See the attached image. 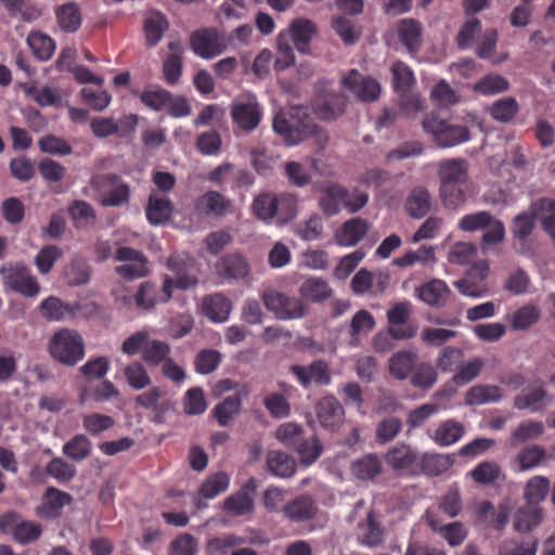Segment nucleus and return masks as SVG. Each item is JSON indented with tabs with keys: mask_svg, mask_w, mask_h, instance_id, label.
<instances>
[{
	"mask_svg": "<svg viewBox=\"0 0 555 555\" xmlns=\"http://www.w3.org/2000/svg\"><path fill=\"white\" fill-rule=\"evenodd\" d=\"M94 255L96 262H104L111 257L115 261L124 262L115 267V273L128 281L146 276L150 273L149 259L140 250L128 246L118 247L113 253V245L107 240H99L94 244Z\"/></svg>",
	"mask_w": 555,
	"mask_h": 555,
	"instance_id": "1",
	"label": "nucleus"
},
{
	"mask_svg": "<svg viewBox=\"0 0 555 555\" xmlns=\"http://www.w3.org/2000/svg\"><path fill=\"white\" fill-rule=\"evenodd\" d=\"M272 127L287 145L299 144L318 131V125L307 106H292L281 109L274 116Z\"/></svg>",
	"mask_w": 555,
	"mask_h": 555,
	"instance_id": "2",
	"label": "nucleus"
},
{
	"mask_svg": "<svg viewBox=\"0 0 555 555\" xmlns=\"http://www.w3.org/2000/svg\"><path fill=\"white\" fill-rule=\"evenodd\" d=\"M422 126L433 141L440 147H452L470 140V131L467 126L452 124L441 118L437 113L427 114Z\"/></svg>",
	"mask_w": 555,
	"mask_h": 555,
	"instance_id": "3",
	"label": "nucleus"
},
{
	"mask_svg": "<svg viewBox=\"0 0 555 555\" xmlns=\"http://www.w3.org/2000/svg\"><path fill=\"white\" fill-rule=\"evenodd\" d=\"M167 268L175 274V278L165 276L160 301H169L173 288L189 289L198 284L197 269L193 259L170 256L167 260Z\"/></svg>",
	"mask_w": 555,
	"mask_h": 555,
	"instance_id": "4",
	"label": "nucleus"
},
{
	"mask_svg": "<svg viewBox=\"0 0 555 555\" xmlns=\"http://www.w3.org/2000/svg\"><path fill=\"white\" fill-rule=\"evenodd\" d=\"M49 350L60 363L75 365L85 356V344L78 332L63 328L52 336Z\"/></svg>",
	"mask_w": 555,
	"mask_h": 555,
	"instance_id": "5",
	"label": "nucleus"
},
{
	"mask_svg": "<svg viewBox=\"0 0 555 555\" xmlns=\"http://www.w3.org/2000/svg\"><path fill=\"white\" fill-rule=\"evenodd\" d=\"M0 275L4 286L24 297H36L40 293V284L30 269L22 262H7L0 267Z\"/></svg>",
	"mask_w": 555,
	"mask_h": 555,
	"instance_id": "6",
	"label": "nucleus"
},
{
	"mask_svg": "<svg viewBox=\"0 0 555 555\" xmlns=\"http://www.w3.org/2000/svg\"><path fill=\"white\" fill-rule=\"evenodd\" d=\"M0 531L11 534L17 543L25 545L40 538L42 527L39 522L25 520L20 513L10 511L0 516Z\"/></svg>",
	"mask_w": 555,
	"mask_h": 555,
	"instance_id": "7",
	"label": "nucleus"
},
{
	"mask_svg": "<svg viewBox=\"0 0 555 555\" xmlns=\"http://www.w3.org/2000/svg\"><path fill=\"white\" fill-rule=\"evenodd\" d=\"M261 299L266 308L280 320L299 319L307 313V306L301 299L272 288L266 289Z\"/></svg>",
	"mask_w": 555,
	"mask_h": 555,
	"instance_id": "8",
	"label": "nucleus"
},
{
	"mask_svg": "<svg viewBox=\"0 0 555 555\" xmlns=\"http://www.w3.org/2000/svg\"><path fill=\"white\" fill-rule=\"evenodd\" d=\"M191 50L197 56L209 60L225 51L228 42L225 37L216 28H201L190 36Z\"/></svg>",
	"mask_w": 555,
	"mask_h": 555,
	"instance_id": "9",
	"label": "nucleus"
},
{
	"mask_svg": "<svg viewBox=\"0 0 555 555\" xmlns=\"http://www.w3.org/2000/svg\"><path fill=\"white\" fill-rule=\"evenodd\" d=\"M137 406L151 411V421L164 424L166 416L173 410L175 403L167 397V392L159 386H153L134 399Z\"/></svg>",
	"mask_w": 555,
	"mask_h": 555,
	"instance_id": "10",
	"label": "nucleus"
},
{
	"mask_svg": "<svg viewBox=\"0 0 555 555\" xmlns=\"http://www.w3.org/2000/svg\"><path fill=\"white\" fill-rule=\"evenodd\" d=\"M554 396L547 391L543 380L537 379L515 396L514 408L529 410L532 413H543L553 402Z\"/></svg>",
	"mask_w": 555,
	"mask_h": 555,
	"instance_id": "11",
	"label": "nucleus"
},
{
	"mask_svg": "<svg viewBox=\"0 0 555 555\" xmlns=\"http://www.w3.org/2000/svg\"><path fill=\"white\" fill-rule=\"evenodd\" d=\"M421 454L406 443H398L387 451V464L400 474L418 476Z\"/></svg>",
	"mask_w": 555,
	"mask_h": 555,
	"instance_id": "12",
	"label": "nucleus"
},
{
	"mask_svg": "<svg viewBox=\"0 0 555 555\" xmlns=\"http://www.w3.org/2000/svg\"><path fill=\"white\" fill-rule=\"evenodd\" d=\"M231 117L240 129L250 132L260 124L262 112L256 98L248 95L245 99L236 100L232 104Z\"/></svg>",
	"mask_w": 555,
	"mask_h": 555,
	"instance_id": "13",
	"label": "nucleus"
},
{
	"mask_svg": "<svg viewBox=\"0 0 555 555\" xmlns=\"http://www.w3.org/2000/svg\"><path fill=\"white\" fill-rule=\"evenodd\" d=\"M388 333L393 339H409L415 336L416 328L408 325L411 315L410 302H397L387 310Z\"/></svg>",
	"mask_w": 555,
	"mask_h": 555,
	"instance_id": "14",
	"label": "nucleus"
},
{
	"mask_svg": "<svg viewBox=\"0 0 555 555\" xmlns=\"http://www.w3.org/2000/svg\"><path fill=\"white\" fill-rule=\"evenodd\" d=\"M289 371L304 388L312 383L319 386H328L332 383L330 366L324 360H315L309 365L295 364Z\"/></svg>",
	"mask_w": 555,
	"mask_h": 555,
	"instance_id": "15",
	"label": "nucleus"
},
{
	"mask_svg": "<svg viewBox=\"0 0 555 555\" xmlns=\"http://www.w3.org/2000/svg\"><path fill=\"white\" fill-rule=\"evenodd\" d=\"M343 85L363 102L376 101L380 94L379 83L374 78L360 74L357 69L349 70L343 78Z\"/></svg>",
	"mask_w": 555,
	"mask_h": 555,
	"instance_id": "16",
	"label": "nucleus"
},
{
	"mask_svg": "<svg viewBox=\"0 0 555 555\" xmlns=\"http://www.w3.org/2000/svg\"><path fill=\"white\" fill-rule=\"evenodd\" d=\"M315 414L320 425L330 431H336L344 423L345 410L332 395L321 398L315 404Z\"/></svg>",
	"mask_w": 555,
	"mask_h": 555,
	"instance_id": "17",
	"label": "nucleus"
},
{
	"mask_svg": "<svg viewBox=\"0 0 555 555\" xmlns=\"http://www.w3.org/2000/svg\"><path fill=\"white\" fill-rule=\"evenodd\" d=\"M348 189L335 182H330L322 188L319 197V207L328 217L336 216L345 208Z\"/></svg>",
	"mask_w": 555,
	"mask_h": 555,
	"instance_id": "18",
	"label": "nucleus"
},
{
	"mask_svg": "<svg viewBox=\"0 0 555 555\" xmlns=\"http://www.w3.org/2000/svg\"><path fill=\"white\" fill-rule=\"evenodd\" d=\"M217 274L227 280H240L248 275L250 267L246 258L238 253L222 256L216 262Z\"/></svg>",
	"mask_w": 555,
	"mask_h": 555,
	"instance_id": "19",
	"label": "nucleus"
},
{
	"mask_svg": "<svg viewBox=\"0 0 555 555\" xmlns=\"http://www.w3.org/2000/svg\"><path fill=\"white\" fill-rule=\"evenodd\" d=\"M282 513L292 522H306L315 517L318 505L311 496L302 494L286 503Z\"/></svg>",
	"mask_w": 555,
	"mask_h": 555,
	"instance_id": "20",
	"label": "nucleus"
},
{
	"mask_svg": "<svg viewBox=\"0 0 555 555\" xmlns=\"http://www.w3.org/2000/svg\"><path fill=\"white\" fill-rule=\"evenodd\" d=\"M418 298L430 307L446 306L451 295L447 283L439 279L430 280L416 289Z\"/></svg>",
	"mask_w": 555,
	"mask_h": 555,
	"instance_id": "21",
	"label": "nucleus"
},
{
	"mask_svg": "<svg viewBox=\"0 0 555 555\" xmlns=\"http://www.w3.org/2000/svg\"><path fill=\"white\" fill-rule=\"evenodd\" d=\"M232 310L231 300L221 293L207 295L203 298V314L211 322L221 323L229 319Z\"/></svg>",
	"mask_w": 555,
	"mask_h": 555,
	"instance_id": "22",
	"label": "nucleus"
},
{
	"mask_svg": "<svg viewBox=\"0 0 555 555\" xmlns=\"http://www.w3.org/2000/svg\"><path fill=\"white\" fill-rule=\"evenodd\" d=\"M288 31L298 52L308 54L310 42L318 31L315 24L307 18H296L291 23Z\"/></svg>",
	"mask_w": 555,
	"mask_h": 555,
	"instance_id": "23",
	"label": "nucleus"
},
{
	"mask_svg": "<svg viewBox=\"0 0 555 555\" xmlns=\"http://www.w3.org/2000/svg\"><path fill=\"white\" fill-rule=\"evenodd\" d=\"M70 503V494L50 487L46 491L42 504L37 508V514L42 518H56L61 515L62 509Z\"/></svg>",
	"mask_w": 555,
	"mask_h": 555,
	"instance_id": "24",
	"label": "nucleus"
},
{
	"mask_svg": "<svg viewBox=\"0 0 555 555\" xmlns=\"http://www.w3.org/2000/svg\"><path fill=\"white\" fill-rule=\"evenodd\" d=\"M357 537L359 543L367 547H376L383 543L384 530L373 511H370L366 518L358 524Z\"/></svg>",
	"mask_w": 555,
	"mask_h": 555,
	"instance_id": "25",
	"label": "nucleus"
},
{
	"mask_svg": "<svg viewBox=\"0 0 555 555\" xmlns=\"http://www.w3.org/2000/svg\"><path fill=\"white\" fill-rule=\"evenodd\" d=\"M170 53L163 63V75L165 81L172 86L176 85L182 75L183 69V47L181 41L176 40L168 43Z\"/></svg>",
	"mask_w": 555,
	"mask_h": 555,
	"instance_id": "26",
	"label": "nucleus"
},
{
	"mask_svg": "<svg viewBox=\"0 0 555 555\" xmlns=\"http://www.w3.org/2000/svg\"><path fill=\"white\" fill-rule=\"evenodd\" d=\"M138 124V118L135 115L126 116L119 122H117L112 117H94L90 121V128L92 133L96 138H107L118 132L119 127H127L130 130H133Z\"/></svg>",
	"mask_w": 555,
	"mask_h": 555,
	"instance_id": "27",
	"label": "nucleus"
},
{
	"mask_svg": "<svg viewBox=\"0 0 555 555\" xmlns=\"http://www.w3.org/2000/svg\"><path fill=\"white\" fill-rule=\"evenodd\" d=\"M397 33L400 42L410 53H417L422 47V26L414 18H403L399 22Z\"/></svg>",
	"mask_w": 555,
	"mask_h": 555,
	"instance_id": "28",
	"label": "nucleus"
},
{
	"mask_svg": "<svg viewBox=\"0 0 555 555\" xmlns=\"http://www.w3.org/2000/svg\"><path fill=\"white\" fill-rule=\"evenodd\" d=\"M464 426L455 420H446L441 422L433 434H428L430 439L439 447H450L464 436Z\"/></svg>",
	"mask_w": 555,
	"mask_h": 555,
	"instance_id": "29",
	"label": "nucleus"
},
{
	"mask_svg": "<svg viewBox=\"0 0 555 555\" xmlns=\"http://www.w3.org/2000/svg\"><path fill=\"white\" fill-rule=\"evenodd\" d=\"M369 224L364 219L352 218L341 225L335 238L341 246H354L365 236Z\"/></svg>",
	"mask_w": 555,
	"mask_h": 555,
	"instance_id": "30",
	"label": "nucleus"
},
{
	"mask_svg": "<svg viewBox=\"0 0 555 555\" xmlns=\"http://www.w3.org/2000/svg\"><path fill=\"white\" fill-rule=\"evenodd\" d=\"M438 176L440 185L467 183L468 172L464 159H447L440 163Z\"/></svg>",
	"mask_w": 555,
	"mask_h": 555,
	"instance_id": "31",
	"label": "nucleus"
},
{
	"mask_svg": "<svg viewBox=\"0 0 555 555\" xmlns=\"http://www.w3.org/2000/svg\"><path fill=\"white\" fill-rule=\"evenodd\" d=\"M242 396L235 393L225 397L221 402L217 403L211 413L217 423L222 427L231 425L234 417L242 411Z\"/></svg>",
	"mask_w": 555,
	"mask_h": 555,
	"instance_id": "32",
	"label": "nucleus"
},
{
	"mask_svg": "<svg viewBox=\"0 0 555 555\" xmlns=\"http://www.w3.org/2000/svg\"><path fill=\"white\" fill-rule=\"evenodd\" d=\"M59 27L68 34L76 33L82 23V14L76 2H66L55 9Z\"/></svg>",
	"mask_w": 555,
	"mask_h": 555,
	"instance_id": "33",
	"label": "nucleus"
},
{
	"mask_svg": "<svg viewBox=\"0 0 555 555\" xmlns=\"http://www.w3.org/2000/svg\"><path fill=\"white\" fill-rule=\"evenodd\" d=\"M268 470L280 478H289L296 472V461L287 453L271 450L266 457Z\"/></svg>",
	"mask_w": 555,
	"mask_h": 555,
	"instance_id": "34",
	"label": "nucleus"
},
{
	"mask_svg": "<svg viewBox=\"0 0 555 555\" xmlns=\"http://www.w3.org/2000/svg\"><path fill=\"white\" fill-rule=\"evenodd\" d=\"M454 464V457L449 454L424 453L420 457V475L439 476L449 470Z\"/></svg>",
	"mask_w": 555,
	"mask_h": 555,
	"instance_id": "35",
	"label": "nucleus"
},
{
	"mask_svg": "<svg viewBox=\"0 0 555 555\" xmlns=\"http://www.w3.org/2000/svg\"><path fill=\"white\" fill-rule=\"evenodd\" d=\"M542 519L543 511L540 506L526 504L515 513L514 530L520 533L530 532L541 524Z\"/></svg>",
	"mask_w": 555,
	"mask_h": 555,
	"instance_id": "36",
	"label": "nucleus"
},
{
	"mask_svg": "<svg viewBox=\"0 0 555 555\" xmlns=\"http://www.w3.org/2000/svg\"><path fill=\"white\" fill-rule=\"evenodd\" d=\"M417 354L412 350L396 352L389 360V372L399 380L406 379L415 369Z\"/></svg>",
	"mask_w": 555,
	"mask_h": 555,
	"instance_id": "37",
	"label": "nucleus"
},
{
	"mask_svg": "<svg viewBox=\"0 0 555 555\" xmlns=\"http://www.w3.org/2000/svg\"><path fill=\"white\" fill-rule=\"evenodd\" d=\"M39 311L41 315L49 321H62L65 318H73L76 309L59 297L50 296L41 301Z\"/></svg>",
	"mask_w": 555,
	"mask_h": 555,
	"instance_id": "38",
	"label": "nucleus"
},
{
	"mask_svg": "<svg viewBox=\"0 0 555 555\" xmlns=\"http://www.w3.org/2000/svg\"><path fill=\"white\" fill-rule=\"evenodd\" d=\"M431 208V198L429 192L423 188H414L405 202V209L410 217L421 219L425 217Z\"/></svg>",
	"mask_w": 555,
	"mask_h": 555,
	"instance_id": "39",
	"label": "nucleus"
},
{
	"mask_svg": "<svg viewBox=\"0 0 555 555\" xmlns=\"http://www.w3.org/2000/svg\"><path fill=\"white\" fill-rule=\"evenodd\" d=\"M383 472L382 460L376 454H366L351 464L352 475L363 481L372 480Z\"/></svg>",
	"mask_w": 555,
	"mask_h": 555,
	"instance_id": "40",
	"label": "nucleus"
},
{
	"mask_svg": "<svg viewBox=\"0 0 555 555\" xmlns=\"http://www.w3.org/2000/svg\"><path fill=\"white\" fill-rule=\"evenodd\" d=\"M299 294L302 299L311 302H322L332 296L333 291L325 280L309 278L300 285Z\"/></svg>",
	"mask_w": 555,
	"mask_h": 555,
	"instance_id": "41",
	"label": "nucleus"
},
{
	"mask_svg": "<svg viewBox=\"0 0 555 555\" xmlns=\"http://www.w3.org/2000/svg\"><path fill=\"white\" fill-rule=\"evenodd\" d=\"M173 210L171 201L156 194H151L146 207V218L152 224H162L169 220Z\"/></svg>",
	"mask_w": 555,
	"mask_h": 555,
	"instance_id": "42",
	"label": "nucleus"
},
{
	"mask_svg": "<svg viewBox=\"0 0 555 555\" xmlns=\"http://www.w3.org/2000/svg\"><path fill=\"white\" fill-rule=\"evenodd\" d=\"M64 275L70 286L86 285L91 278V267L85 258L75 256L66 266Z\"/></svg>",
	"mask_w": 555,
	"mask_h": 555,
	"instance_id": "43",
	"label": "nucleus"
},
{
	"mask_svg": "<svg viewBox=\"0 0 555 555\" xmlns=\"http://www.w3.org/2000/svg\"><path fill=\"white\" fill-rule=\"evenodd\" d=\"M62 452L66 457L81 462L91 455L92 442L86 435L77 434L63 444Z\"/></svg>",
	"mask_w": 555,
	"mask_h": 555,
	"instance_id": "44",
	"label": "nucleus"
},
{
	"mask_svg": "<svg viewBox=\"0 0 555 555\" xmlns=\"http://www.w3.org/2000/svg\"><path fill=\"white\" fill-rule=\"evenodd\" d=\"M143 27L146 44L155 47L168 29L169 23L163 13L154 12L145 18Z\"/></svg>",
	"mask_w": 555,
	"mask_h": 555,
	"instance_id": "45",
	"label": "nucleus"
},
{
	"mask_svg": "<svg viewBox=\"0 0 555 555\" xmlns=\"http://www.w3.org/2000/svg\"><path fill=\"white\" fill-rule=\"evenodd\" d=\"M27 44L39 61H48L55 52V41L41 31H31L27 37Z\"/></svg>",
	"mask_w": 555,
	"mask_h": 555,
	"instance_id": "46",
	"label": "nucleus"
},
{
	"mask_svg": "<svg viewBox=\"0 0 555 555\" xmlns=\"http://www.w3.org/2000/svg\"><path fill=\"white\" fill-rule=\"evenodd\" d=\"M229 206L230 202L216 191L205 193L196 202V209L205 215L222 216Z\"/></svg>",
	"mask_w": 555,
	"mask_h": 555,
	"instance_id": "47",
	"label": "nucleus"
},
{
	"mask_svg": "<svg viewBox=\"0 0 555 555\" xmlns=\"http://www.w3.org/2000/svg\"><path fill=\"white\" fill-rule=\"evenodd\" d=\"M502 389L494 385H476L466 392L465 401L469 405L498 402L502 399Z\"/></svg>",
	"mask_w": 555,
	"mask_h": 555,
	"instance_id": "48",
	"label": "nucleus"
},
{
	"mask_svg": "<svg viewBox=\"0 0 555 555\" xmlns=\"http://www.w3.org/2000/svg\"><path fill=\"white\" fill-rule=\"evenodd\" d=\"M519 109L520 106L515 98L505 96L494 101L488 112L492 119L502 124H507L515 118Z\"/></svg>",
	"mask_w": 555,
	"mask_h": 555,
	"instance_id": "49",
	"label": "nucleus"
},
{
	"mask_svg": "<svg viewBox=\"0 0 555 555\" xmlns=\"http://www.w3.org/2000/svg\"><path fill=\"white\" fill-rule=\"evenodd\" d=\"M300 463L305 466L313 464L322 454L323 446L315 435L305 436L294 448Z\"/></svg>",
	"mask_w": 555,
	"mask_h": 555,
	"instance_id": "50",
	"label": "nucleus"
},
{
	"mask_svg": "<svg viewBox=\"0 0 555 555\" xmlns=\"http://www.w3.org/2000/svg\"><path fill=\"white\" fill-rule=\"evenodd\" d=\"M550 479L544 476H534L530 478L524 490V498L529 505L539 506L545 500L550 492Z\"/></svg>",
	"mask_w": 555,
	"mask_h": 555,
	"instance_id": "51",
	"label": "nucleus"
},
{
	"mask_svg": "<svg viewBox=\"0 0 555 555\" xmlns=\"http://www.w3.org/2000/svg\"><path fill=\"white\" fill-rule=\"evenodd\" d=\"M276 194L264 192L258 194L251 204V209L257 219L264 222L275 221L276 217Z\"/></svg>",
	"mask_w": 555,
	"mask_h": 555,
	"instance_id": "52",
	"label": "nucleus"
},
{
	"mask_svg": "<svg viewBox=\"0 0 555 555\" xmlns=\"http://www.w3.org/2000/svg\"><path fill=\"white\" fill-rule=\"evenodd\" d=\"M375 326L373 314L364 309L354 313L350 321V345L358 346L359 339L363 335H367Z\"/></svg>",
	"mask_w": 555,
	"mask_h": 555,
	"instance_id": "53",
	"label": "nucleus"
},
{
	"mask_svg": "<svg viewBox=\"0 0 555 555\" xmlns=\"http://www.w3.org/2000/svg\"><path fill=\"white\" fill-rule=\"evenodd\" d=\"M254 509V500L246 491H236L223 501V511L231 516H244Z\"/></svg>",
	"mask_w": 555,
	"mask_h": 555,
	"instance_id": "54",
	"label": "nucleus"
},
{
	"mask_svg": "<svg viewBox=\"0 0 555 555\" xmlns=\"http://www.w3.org/2000/svg\"><path fill=\"white\" fill-rule=\"evenodd\" d=\"M276 217L275 222L286 224L296 218L298 212V199L292 193L276 194Z\"/></svg>",
	"mask_w": 555,
	"mask_h": 555,
	"instance_id": "55",
	"label": "nucleus"
},
{
	"mask_svg": "<svg viewBox=\"0 0 555 555\" xmlns=\"http://www.w3.org/2000/svg\"><path fill=\"white\" fill-rule=\"evenodd\" d=\"M347 106V98L341 93L330 94L323 103L318 104L315 114L323 120L340 116Z\"/></svg>",
	"mask_w": 555,
	"mask_h": 555,
	"instance_id": "56",
	"label": "nucleus"
},
{
	"mask_svg": "<svg viewBox=\"0 0 555 555\" xmlns=\"http://www.w3.org/2000/svg\"><path fill=\"white\" fill-rule=\"evenodd\" d=\"M246 540L234 533L215 537L207 542V552L210 555H230L231 552L245 544Z\"/></svg>",
	"mask_w": 555,
	"mask_h": 555,
	"instance_id": "57",
	"label": "nucleus"
},
{
	"mask_svg": "<svg viewBox=\"0 0 555 555\" xmlns=\"http://www.w3.org/2000/svg\"><path fill=\"white\" fill-rule=\"evenodd\" d=\"M171 348L169 344L152 339L144 345L142 360L151 366L163 364L169 359Z\"/></svg>",
	"mask_w": 555,
	"mask_h": 555,
	"instance_id": "58",
	"label": "nucleus"
},
{
	"mask_svg": "<svg viewBox=\"0 0 555 555\" xmlns=\"http://www.w3.org/2000/svg\"><path fill=\"white\" fill-rule=\"evenodd\" d=\"M230 486V477L224 472H218L209 475L202 483L199 495L206 500H211L222 492H225Z\"/></svg>",
	"mask_w": 555,
	"mask_h": 555,
	"instance_id": "59",
	"label": "nucleus"
},
{
	"mask_svg": "<svg viewBox=\"0 0 555 555\" xmlns=\"http://www.w3.org/2000/svg\"><path fill=\"white\" fill-rule=\"evenodd\" d=\"M473 89L482 95H494L506 92L509 89V81L503 76L488 74L479 79Z\"/></svg>",
	"mask_w": 555,
	"mask_h": 555,
	"instance_id": "60",
	"label": "nucleus"
},
{
	"mask_svg": "<svg viewBox=\"0 0 555 555\" xmlns=\"http://www.w3.org/2000/svg\"><path fill=\"white\" fill-rule=\"evenodd\" d=\"M430 99L440 107H450L460 102L461 95L446 80L441 79L433 87Z\"/></svg>",
	"mask_w": 555,
	"mask_h": 555,
	"instance_id": "61",
	"label": "nucleus"
},
{
	"mask_svg": "<svg viewBox=\"0 0 555 555\" xmlns=\"http://www.w3.org/2000/svg\"><path fill=\"white\" fill-rule=\"evenodd\" d=\"M68 214L77 229L92 224L96 218L93 207L85 201L73 202L68 207Z\"/></svg>",
	"mask_w": 555,
	"mask_h": 555,
	"instance_id": "62",
	"label": "nucleus"
},
{
	"mask_svg": "<svg viewBox=\"0 0 555 555\" xmlns=\"http://www.w3.org/2000/svg\"><path fill=\"white\" fill-rule=\"evenodd\" d=\"M124 376L128 385L134 390L150 386L152 379L141 362L133 361L124 369Z\"/></svg>",
	"mask_w": 555,
	"mask_h": 555,
	"instance_id": "63",
	"label": "nucleus"
},
{
	"mask_svg": "<svg viewBox=\"0 0 555 555\" xmlns=\"http://www.w3.org/2000/svg\"><path fill=\"white\" fill-rule=\"evenodd\" d=\"M391 73L395 90L398 93L405 95L410 91L412 85L415 82L412 69L403 62H396L391 66Z\"/></svg>",
	"mask_w": 555,
	"mask_h": 555,
	"instance_id": "64",
	"label": "nucleus"
}]
</instances>
